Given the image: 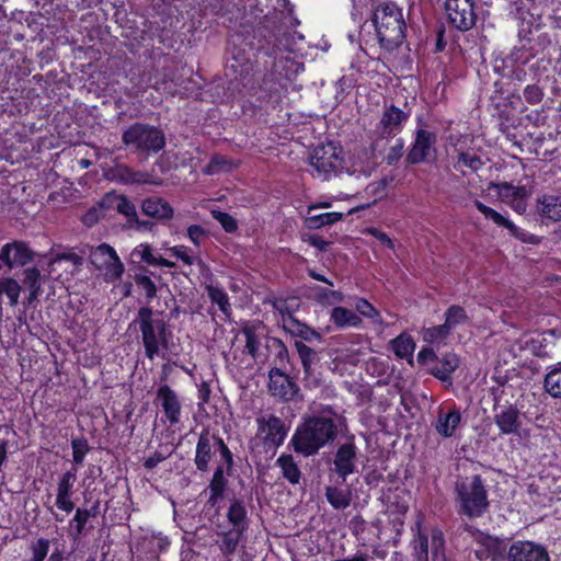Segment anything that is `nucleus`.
Listing matches in <instances>:
<instances>
[{
    "mask_svg": "<svg viewBox=\"0 0 561 561\" xmlns=\"http://www.w3.org/2000/svg\"><path fill=\"white\" fill-rule=\"evenodd\" d=\"M342 416L327 407L318 415L310 416L299 425L290 439L296 453L304 456H312L320 448L333 442L337 435Z\"/></svg>",
    "mask_w": 561,
    "mask_h": 561,
    "instance_id": "1",
    "label": "nucleus"
},
{
    "mask_svg": "<svg viewBox=\"0 0 561 561\" xmlns=\"http://www.w3.org/2000/svg\"><path fill=\"white\" fill-rule=\"evenodd\" d=\"M310 164L319 174L324 176L343 171H356L357 167L365 171L378 164L374 144H370V152L362 156H351L341 146V142H319L310 156Z\"/></svg>",
    "mask_w": 561,
    "mask_h": 561,
    "instance_id": "2",
    "label": "nucleus"
},
{
    "mask_svg": "<svg viewBox=\"0 0 561 561\" xmlns=\"http://www.w3.org/2000/svg\"><path fill=\"white\" fill-rule=\"evenodd\" d=\"M137 327L140 332L141 343L145 355L153 359L161 355V351L167 350L169 339L172 335L168 323L159 317L152 308L148 306L140 307L129 327Z\"/></svg>",
    "mask_w": 561,
    "mask_h": 561,
    "instance_id": "3",
    "label": "nucleus"
},
{
    "mask_svg": "<svg viewBox=\"0 0 561 561\" xmlns=\"http://www.w3.org/2000/svg\"><path fill=\"white\" fill-rule=\"evenodd\" d=\"M455 493L458 514L460 515H465L468 518H478L489 510L488 490L479 474L457 481Z\"/></svg>",
    "mask_w": 561,
    "mask_h": 561,
    "instance_id": "4",
    "label": "nucleus"
},
{
    "mask_svg": "<svg viewBox=\"0 0 561 561\" xmlns=\"http://www.w3.org/2000/svg\"><path fill=\"white\" fill-rule=\"evenodd\" d=\"M373 22L382 47L394 49L405 37V22L402 10L392 2L379 4L374 12Z\"/></svg>",
    "mask_w": 561,
    "mask_h": 561,
    "instance_id": "5",
    "label": "nucleus"
},
{
    "mask_svg": "<svg viewBox=\"0 0 561 561\" xmlns=\"http://www.w3.org/2000/svg\"><path fill=\"white\" fill-rule=\"evenodd\" d=\"M220 453L221 459L229 471L233 466V455L224 439L217 435L210 434L208 430H203L198 436L195 449L194 463L201 472H207L215 455V450Z\"/></svg>",
    "mask_w": 561,
    "mask_h": 561,
    "instance_id": "6",
    "label": "nucleus"
},
{
    "mask_svg": "<svg viewBox=\"0 0 561 561\" xmlns=\"http://www.w3.org/2000/svg\"><path fill=\"white\" fill-rule=\"evenodd\" d=\"M412 114L408 103L399 107L393 103L385 102L382 114L379 121L378 130L382 138H394L404 128Z\"/></svg>",
    "mask_w": 561,
    "mask_h": 561,
    "instance_id": "7",
    "label": "nucleus"
},
{
    "mask_svg": "<svg viewBox=\"0 0 561 561\" xmlns=\"http://www.w3.org/2000/svg\"><path fill=\"white\" fill-rule=\"evenodd\" d=\"M445 11L449 24L458 31H469L477 22L473 0H446Z\"/></svg>",
    "mask_w": 561,
    "mask_h": 561,
    "instance_id": "8",
    "label": "nucleus"
},
{
    "mask_svg": "<svg viewBox=\"0 0 561 561\" xmlns=\"http://www.w3.org/2000/svg\"><path fill=\"white\" fill-rule=\"evenodd\" d=\"M257 437H260L265 446L279 447L288 433L285 422L274 414L259 416L256 419Z\"/></svg>",
    "mask_w": 561,
    "mask_h": 561,
    "instance_id": "9",
    "label": "nucleus"
},
{
    "mask_svg": "<svg viewBox=\"0 0 561 561\" xmlns=\"http://www.w3.org/2000/svg\"><path fill=\"white\" fill-rule=\"evenodd\" d=\"M89 260L98 270H104L112 278L118 279L124 273V265L116 251L106 243L92 248Z\"/></svg>",
    "mask_w": 561,
    "mask_h": 561,
    "instance_id": "10",
    "label": "nucleus"
},
{
    "mask_svg": "<svg viewBox=\"0 0 561 561\" xmlns=\"http://www.w3.org/2000/svg\"><path fill=\"white\" fill-rule=\"evenodd\" d=\"M474 206L486 219L492 220L499 227L506 228L511 236L518 239L520 242L529 244H538L540 242L539 237L519 229L513 221L505 218L493 208L484 205L482 202L476 201Z\"/></svg>",
    "mask_w": 561,
    "mask_h": 561,
    "instance_id": "11",
    "label": "nucleus"
},
{
    "mask_svg": "<svg viewBox=\"0 0 561 561\" xmlns=\"http://www.w3.org/2000/svg\"><path fill=\"white\" fill-rule=\"evenodd\" d=\"M35 252L23 241H12L5 243L0 251V261L12 268L13 266H24L34 260Z\"/></svg>",
    "mask_w": 561,
    "mask_h": 561,
    "instance_id": "12",
    "label": "nucleus"
},
{
    "mask_svg": "<svg viewBox=\"0 0 561 561\" xmlns=\"http://www.w3.org/2000/svg\"><path fill=\"white\" fill-rule=\"evenodd\" d=\"M508 561H550L547 549L533 541H516L508 550Z\"/></svg>",
    "mask_w": 561,
    "mask_h": 561,
    "instance_id": "13",
    "label": "nucleus"
},
{
    "mask_svg": "<svg viewBox=\"0 0 561 561\" xmlns=\"http://www.w3.org/2000/svg\"><path fill=\"white\" fill-rule=\"evenodd\" d=\"M494 423L502 435H518L523 425L519 409L512 403L500 407Z\"/></svg>",
    "mask_w": 561,
    "mask_h": 561,
    "instance_id": "14",
    "label": "nucleus"
},
{
    "mask_svg": "<svg viewBox=\"0 0 561 561\" xmlns=\"http://www.w3.org/2000/svg\"><path fill=\"white\" fill-rule=\"evenodd\" d=\"M356 455L357 448L354 443H345L337 448L333 460V471L341 479V483H344L346 478L354 473Z\"/></svg>",
    "mask_w": 561,
    "mask_h": 561,
    "instance_id": "15",
    "label": "nucleus"
},
{
    "mask_svg": "<svg viewBox=\"0 0 561 561\" xmlns=\"http://www.w3.org/2000/svg\"><path fill=\"white\" fill-rule=\"evenodd\" d=\"M268 390L272 396L288 401L294 398L298 388L280 368L274 367L268 374Z\"/></svg>",
    "mask_w": 561,
    "mask_h": 561,
    "instance_id": "16",
    "label": "nucleus"
},
{
    "mask_svg": "<svg viewBox=\"0 0 561 561\" xmlns=\"http://www.w3.org/2000/svg\"><path fill=\"white\" fill-rule=\"evenodd\" d=\"M461 422L460 409L455 404L440 407L434 424L436 432L444 438L453 437Z\"/></svg>",
    "mask_w": 561,
    "mask_h": 561,
    "instance_id": "17",
    "label": "nucleus"
},
{
    "mask_svg": "<svg viewBox=\"0 0 561 561\" xmlns=\"http://www.w3.org/2000/svg\"><path fill=\"white\" fill-rule=\"evenodd\" d=\"M157 400L170 424H178L181 420L182 405L175 391L163 385L157 391Z\"/></svg>",
    "mask_w": 561,
    "mask_h": 561,
    "instance_id": "18",
    "label": "nucleus"
},
{
    "mask_svg": "<svg viewBox=\"0 0 561 561\" xmlns=\"http://www.w3.org/2000/svg\"><path fill=\"white\" fill-rule=\"evenodd\" d=\"M77 478V469L65 472L57 486L56 506L66 513L72 512L75 504L71 501L72 488Z\"/></svg>",
    "mask_w": 561,
    "mask_h": 561,
    "instance_id": "19",
    "label": "nucleus"
},
{
    "mask_svg": "<svg viewBox=\"0 0 561 561\" xmlns=\"http://www.w3.org/2000/svg\"><path fill=\"white\" fill-rule=\"evenodd\" d=\"M536 211L542 222L561 221V196L545 194L536 202Z\"/></svg>",
    "mask_w": 561,
    "mask_h": 561,
    "instance_id": "20",
    "label": "nucleus"
},
{
    "mask_svg": "<svg viewBox=\"0 0 561 561\" xmlns=\"http://www.w3.org/2000/svg\"><path fill=\"white\" fill-rule=\"evenodd\" d=\"M42 274L37 267H28L23 271L22 284L28 295L25 297L23 304L27 307L34 306V302L42 294Z\"/></svg>",
    "mask_w": 561,
    "mask_h": 561,
    "instance_id": "21",
    "label": "nucleus"
},
{
    "mask_svg": "<svg viewBox=\"0 0 561 561\" xmlns=\"http://www.w3.org/2000/svg\"><path fill=\"white\" fill-rule=\"evenodd\" d=\"M245 533V530L232 527L218 530L216 545L220 552L226 557L232 556L237 551L241 540L244 538Z\"/></svg>",
    "mask_w": 561,
    "mask_h": 561,
    "instance_id": "22",
    "label": "nucleus"
},
{
    "mask_svg": "<svg viewBox=\"0 0 561 561\" xmlns=\"http://www.w3.org/2000/svg\"><path fill=\"white\" fill-rule=\"evenodd\" d=\"M254 38L257 41L256 49L264 55L272 57L279 51V38L277 32L266 26H259L254 32Z\"/></svg>",
    "mask_w": 561,
    "mask_h": 561,
    "instance_id": "23",
    "label": "nucleus"
},
{
    "mask_svg": "<svg viewBox=\"0 0 561 561\" xmlns=\"http://www.w3.org/2000/svg\"><path fill=\"white\" fill-rule=\"evenodd\" d=\"M122 140H165V137L159 128L152 125L135 123L124 131Z\"/></svg>",
    "mask_w": 561,
    "mask_h": 561,
    "instance_id": "24",
    "label": "nucleus"
},
{
    "mask_svg": "<svg viewBox=\"0 0 561 561\" xmlns=\"http://www.w3.org/2000/svg\"><path fill=\"white\" fill-rule=\"evenodd\" d=\"M141 210L146 216L158 220L171 219L174 214L172 206L159 197L146 198L141 204Z\"/></svg>",
    "mask_w": 561,
    "mask_h": 561,
    "instance_id": "25",
    "label": "nucleus"
},
{
    "mask_svg": "<svg viewBox=\"0 0 561 561\" xmlns=\"http://www.w3.org/2000/svg\"><path fill=\"white\" fill-rule=\"evenodd\" d=\"M435 360L437 364L431 369V374L443 382H448L451 385V374L459 366L458 356L455 353L449 352Z\"/></svg>",
    "mask_w": 561,
    "mask_h": 561,
    "instance_id": "26",
    "label": "nucleus"
},
{
    "mask_svg": "<svg viewBox=\"0 0 561 561\" xmlns=\"http://www.w3.org/2000/svg\"><path fill=\"white\" fill-rule=\"evenodd\" d=\"M107 205L115 207V209L127 218V221H138L136 206L124 195L108 194L101 201V206Z\"/></svg>",
    "mask_w": 561,
    "mask_h": 561,
    "instance_id": "27",
    "label": "nucleus"
},
{
    "mask_svg": "<svg viewBox=\"0 0 561 561\" xmlns=\"http://www.w3.org/2000/svg\"><path fill=\"white\" fill-rule=\"evenodd\" d=\"M110 178L123 184L150 183L149 175L144 172H135L125 164H117L108 172Z\"/></svg>",
    "mask_w": 561,
    "mask_h": 561,
    "instance_id": "28",
    "label": "nucleus"
},
{
    "mask_svg": "<svg viewBox=\"0 0 561 561\" xmlns=\"http://www.w3.org/2000/svg\"><path fill=\"white\" fill-rule=\"evenodd\" d=\"M228 480L225 477V468L224 465L218 466L213 474V478L209 482V497L208 505L211 507L216 506L217 503L224 497L225 490L227 488Z\"/></svg>",
    "mask_w": 561,
    "mask_h": 561,
    "instance_id": "29",
    "label": "nucleus"
},
{
    "mask_svg": "<svg viewBox=\"0 0 561 561\" xmlns=\"http://www.w3.org/2000/svg\"><path fill=\"white\" fill-rule=\"evenodd\" d=\"M285 331L290 335L300 337L301 340L309 343L322 341V335L320 332L307 325L306 323L300 322L298 319H287Z\"/></svg>",
    "mask_w": 561,
    "mask_h": 561,
    "instance_id": "30",
    "label": "nucleus"
},
{
    "mask_svg": "<svg viewBox=\"0 0 561 561\" xmlns=\"http://www.w3.org/2000/svg\"><path fill=\"white\" fill-rule=\"evenodd\" d=\"M227 519L232 528L248 530L249 520L247 508L242 500H233L227 512Z\"/></svg>",
    "mask_w": 561,
    "mask_h": 561,
    "instance_id": "31",
    "label": "nucleus"
},
{
    "mask_svg": "<svg viewBox=\"0 0 561 561\" xmlns=\"http://www.w3.org/2000/svg\"><path fill=\"white\" fill-rule=\"evenodd\" d=\"M276 466L280 469L282 476L290 484H298L301 478V471L293 455L282 454L276 459Z\"/></svg>",
    "mask_w": 561,
    "mask_h": 561,
    "instance_id": "32",
    "label": "nucleus"
},
{
    "mask_svg": "<svg viewBox=\"0 0 561 561\" xmlns=\"http://www.w3.org/2000/svg\"><path fill=\"white\" fill-rule=\"evenodd\" d=\"M545 391L553 399H561V362L547 368L543 379Z\"/></svg>",
    "mask_w": 561,
    "mask_h": 561,
    "instance_id": "33",
    "label": "nucleus"
},
{
    "mask_svg": "<svg viewBox=\"0 0 561 561\" xmlns=\"http://www.w3.org/2000/svg\"><path fill=\"white\" fill-rule=\"evenodd\" d=\"M330 318L340 329L358 328L362 324V319L354 311L344 307H334Z\"/></svg>",
    "mask_w": 561,
    "mask_h": 561,
    "instance_id": "34",
    "label": "nucleus"
},
{
    "mask_svg": "<svg viewBox=\"0 0 561 561\" xmlns=\"http://www.w3.org/2000/svg\"><path fill=\"white\" fill-rule=\"evenodd\" d=\"M99 512V503L93 504L90 508H77L76 514L70 520V527L75 528L73 537L80 538L85 530V525L90 518L95 517Z\"/></svg>",
    "mask_w": 561,
    "mask_h": 561,
    "instance_id": "35",
    "label": "nucleus"
},
{
    "mask_svg": "<svg viewBox=\"0 0 561 561\" xmlns=\"http://www.w3.org/2000/svg\"><path fill=\"white\" fill-rule=\"evenodd\" d=\"M295 348L299 355L305 375L310 376L312 374V367L320 360L318 352L302 341H296Z\"/></svg>",
    "mask_w": 561,
    "mask_h": 561,
    "instance_id": "36",
    "label": "nucleus"
},
{
    "mask_svg": "<svg viewBox=\"0 0 561 561\" xmlns=\"http://www.w3.org/2000/svg\"><path fill=\"white\" fill-rule=\"evenodd\" d=\"M437 138H444L439 135L437 123L432 118L417 117L415 140H436Z\"/></svg>",
    "mask_w": 561,
    "mask_h": 561,
    "instance_id": "37",
    "label": "nucleus"
},
{
    "mask_svg": "<svg viewBox=\"0 0 561 561\" xmlns=\"http://www.w3.org/2000/svg\"><path fill=\"white\" fill-rule=\"evenodd\" d=\"M325 497L330 505L335 510H345L352 501L351 491L348 489H340L337 486H327Z\"/></svg>",
    "mask_w": 561,
    "mask_h": 561,
    "instance_id": "38",
    "label": "nucleus"
},
{
    "mask_svg": "<svg viewBox=\"0 0 561 561\" xmlns=\"http://www.w3.org/2000/svg\"><path fill=\"white\" fill-rule=\"evenodd\" d=\"M206 291L210 301L218 306L226 318H230L232 309L228 294L224 290V288L215 285H207Z\"/></svg>",
    "mask_w": 561,
    "mask_h": 561,
    "instance_id": "39",
    "label": "nucleus"
},
{
    "mask_svg": "<svg viewBox=\"0 0 561 561\" xmlns=\"http://www.w3.org/2000/svg\"><path fill=\"white\" fill-rule=\"evenodd\" d=\"M239 167V161L229 159L221 154L211 157L209 163L205 167L204 172L209 175L218 174L221 172H229Z\"/></svg>",
    "mask_w": 561,
    "mask_h": 561,
    "instance_id": "40",
    "label": "nucleus"
},
{
    "mask_svg": "<svg viewBox=\"0 0 561 561\" xmlns=\"http://www.w3.org/2000/svg\"><path fill=\"white\" fill-rule=\"evenodd\" d=\"M344 214L337 211L324 213L320 215L308 214V216L305 219V225L309 229H319L324 226L333 225L342 220Z\"/></svg>",
    "mask_w": 561,
    "mask_h": 561,
    "instance_id": "41",
    "label": "nucleus"
},
{
    "mask_svg": "<svg viewBox=\"0 0 561 561\" xmlns=\"http://www.w3.org/2000/svg\"><path fill=\"white\" fill-rule=\"evenodd\" d=\"M491 187H493L496 191L499 196L505 203H508L511 199L517 196L528 195V191L525 186H515L508 182L492 183Z\"/></svg>",
    "mask_w": 561,
    "mask_h": 561,
    "instance_id": "42",
    "label": "nucleus"
},
{
    "mask_svg": "<svg viewBox=\"0 0 561 561\" xmlns=\"http://www.w3.org/2000/svg\"><path fill=\"white\" fill-rule=\"evenodd\" d=\"M445 324L450 331L460 324L469 321L466 310L459 305H451L445 311Z\"/></svg>",
    "mask_w": 561,
    "mask_h": 561,
    "instance_id": "43",
    "label": "nucleus"
},
{
    "mask_svg": "<svg viewBox=\"0 0 561 561\" xmlns=\"http://www.w3.org/2000/svg\"><path fill=\"white\" fill-rule=\"evenodd\" d=\"M22 286L12 277H4L0 279V295H5L9 299V305L15 307L19 304V297Z\"/></svg>",
    "mask_w": 561,
    "mask_h": 561,
    "instance_id": "44",
    "label": "nucleus"
},
{
    "mask_svg": "<svg viewBox=\"0 0 561 561\" xmlns=\"http://www.w3.org/2000/svg\"><path fill=\"white\" fill-rule=\"evenodd\" d=\"M391 348L398 357L405 358L413 354L415 343L410 335L400 334L391 341Z\"/></svg>",
    "mask_w": 561,
    "mask_h": 561,
    "instance_id": "45",
    "label": "nucleus"
},
{
    "mask_svg": "<svg viewBox=\"0 0 561 561\" xmlns=\"http://www.w3.org/2000/svg\"><path fill=\"white\" fill-rule=\"evenodd\" d=\"M432 142H414L408 153V161L412 164L427 161L433 156Z\"/></svg>",
    "mask_w": 561,
    "mask_h": 561,
    "instance_id": "46",
    "label": "nucleus"
},
{
    "mask_svg": "<svg viewBox=\"0 0 561 561\" xmlns=\"http://www.w3.org/2000/svg\"><path fill=\"white\" fill-rule=\"evenodd\" d=\"M479 542L483 546L482 549L476 550V556L480 560L495 556L501 545L496 538L484 534L479 535Z\"/></svg>",
    "mask_w": 561,
    "mask_h": 561,
    "instance_id": "47",
    "label": "nucleus"
},
{
    "mask_svg": "<svg viewBox=\"0 0 561 561\" xmlns=\"http://www.w3.org/2000/svg\"><path fill=\"white\" fill-rule=\"evenodd\" d=\"M415 561H428V537L422 533L417 525V536L412 541Z\"/></svg>",
    "mask_w": 561,
    "mask_h": 561,
    "instance_id": "48",
    "label": "nucleus"
},
{
    "mask_svg": "<svg viewBox=\"0 0 561 561\" xmlns=\"http://www.w3.org/2000/svg\"><path fill=\"white\" fill-rule=\"evenodd\" d=\"M312 291L313 298L321 305H333L342 302L344 299L343 294L339 290H330L316 286L312 288Z\"/></svg>",
    "mask_w": 561,
    "mask_h": 561,
    "instance_id": "49",
    "label": "nucleus"
},
{
    "mask_svg": "<svg viewBox=\"0 0 561 561\" xmlns=\"http://www.w3.org/2000/svg\"><path fill=\"white\" fill-rule=\"evenodd\" d=\"M432 561H447L445 557V539L439 529H433L431 534Z\"/></svg>",
    "mask_w": 561,
    "mask_h": 561,
    "instance_id": "50",
    "label": "nucleus"
},
{
    "mask_svg": "<svg viewBox=\"0 0 561 561\" xmlns=\"http://www.w3.org/2000/svg\"><path fill=\"white\" fill-rule=\"evenodd\" d=\"M241 333L245 337L247 352L252 356V358L256 359L260 347V339L256 334V328L254 325H244Z\"/></svg>",
    "mask_w": 561,
    "mask_h": 561,
    "instance_id": "51",
    "label": "nucleus"
},
{
    "mask_svg": "<svg viewBox=\"0 0 561 561\" xmlns=\"http://www.w3.org/2000/svg\"><path fill=\"white\" fill-rule=\"evenodd\" d=\"M450 334V330L446 324L434 325L426 329L423 333V339L430 344L440 343L445 341Z\"/></svg>",
    "mask_w": 561,
    "mask_h": 561,
    "instance_id": "52",
    "label": "nucleus"
},
{
    "mask_svg": "<svg viewBox=\"0 0 561 561\" xmlns=\"http://www.w3.org/2000/svg\"><path fill=\"white\" fill-rule=\"evenodd\" d=\"M354 307H355L356 311L359 314H362V316H364L366 318L371 319L375 323H381L382 322V319H381L379 312L366 299L357 298L355 304H354Z\"/></svg>",
    "mask_w": 561,
    "mask_h": 561,
    "instance_id": "53",
    "label": "nucleus"
},
{
    "mask_svg": "<svg viewBox=\"0 0 561 561\" xmlns=\"http://www.w3.org/2000/svg\"><path fill=\"white\" fill-rule=\"evenodd\" d=\"M267 302L271 304L273 309L280 316V322L284 330L285 324H287V319H296L293 316L291 309L289 308L288 301L286 299L274 298L270 299Z\"/></svg>",
    "mask_w": 561,
    "mask_h": 561,
    "instance_id": "54",
    "label": "nucleus"
},
{
    "mask_svg": "<svg viewBox=\"0 0 561 561\" xmlns=\"http://www.w3.org/2000/svg\"><path fill=\"white\" fill-rule=\"evenodd\" d=\"M211 216L220 224L226 232L233 233L238 230V221L228 213L221 210H211Z\"/></svg>",
    "mask_w": 561,
    "mask_h": 561,
    "instance_id": "55",
    "label": "nucleus"
},
{
    "mask_svg": "<svg viewBox=\"0 0 561 561\" xmlns=\"http://www.w3.org/2000/svg\"><path fill=\"white\" fill-rule=\"evenodd\" d=\"M135 283L139 289L144 290L148 302L157 296V286L149 276L136 275Z\"/></svg>",
    "mask_w": 561,
    "mask_h": 561,
    "instance_id": "56",
    "label": "nucleus"
},
{
    "mask_svg": "<svg viewBox=\"0 0 561 561\" xmlns=\"http://www.w3.org/2000/svg\"><path fill=\"white\" fill-rule=\"evenodd\" d=\"M267 347L275 353V358L279 365H283L288 362L289 354L284 342L277 337H272L268 341Z\"/></svg>",
    "mask_w": 561,
    "mask_h": 561,
    "instance_id": "57",
    "label": "nucleus"
},
{
    "mask_svg": "<svg viewBox=\"0 0 561 561\" xmlns=\"http://www.w3.org/2000/svg\"><path fill=\"white\" fill-rule=\"evenodd\" d=\"M72 458L77 465H81L85 454L89 451V445L85 438H75L71 442Z\"/></svg>",
    "mask_w": 561,
    "mask_h": 561,
    "instance_id": "58",
    "label": "nucleus"
},
{
    "mask_svg": "<svg viewBox=\"0 0 561 561\" xmlns=\"http://www.w3.org/2000/svg\"><path fill=\"white\" fill-rule=\"evenodd\" d=\"M169 252L174 257L181 260L184 264L192 266L197 260L198 256L192 255L190 253V249L185 245H175L169 249Z\"/></svg>",
    "mask_w": 561,
    "mask_h": 561,
    "instance_id": "59",
    "label": "nucleus"
},
{
    "mask_svg": "<svg viewBox=\"0 0 561 561\" xmlns=\"http://www.w3.org/2000/svg\"><path fill=\"white\" fill-rule=\"evenodd\" d=\"M388 183H389L388 180L386 178H383V179L373 182L366 186V190H365L366 194L375 197V201L373 202V204L376 203V201H378L385 196Z\"/></svg>",
    "mask_w": 561,
    "mask_h": 561,
    "instance_id": "60",
    "label": "nucleus"
},
{
    "mask_svg": "<svg viewBox=\"0 0 561 561\" xmlns=\"http://www.w3.org/2000/svg\"><path fill=\"white\" fill-rule=\"evenodd\" d=\"M49 550V540L39 538L32 546V559L30 561H44Z\"/></svg>",
    "mask_w": 561,
    "mask_h": 561,
    "instance_id": "61",
    "label": "nucleus"
},
{
    "mask_svg": "<svg viewBox=\"0 0 561 561\" xmlns=\"http://www.w3.org/2000/svg\"><path fill=\"white\" fill-rule=\"evenodd\" d=\"M105 207H108L107 205H103L101 206V202L96 205V206H93L91 207L83 216H82V222L88 226V227H92L93 225H95L100 217L103 216V209Z\"/></svg>",
    "mask_w": 561,
    "mask_h": 561,
    "instance_id": "62",
    "label": "nucleus"
},
{
    "mask_svg": "<svg viewBox=\"0 0 561 561\" xmlns=\"http://www.w3.org/2000/svg\"><path fill=\"white\" fill-rule=\"evenodd\" d=\"M543 91L537 84H529L524 89V98L529 104H538L543 99Z\"/></svg>",
    "mask_w": 561,
    "mask_h": 561,
    "instance_id": "63",
    "label": "nucleus"
},
{
    "mask_svg": "<svg viewBox=\"0 0 561 561\" xmlns=\"http://www.w3.org/2000/svg\"><path fill=\"white\" fill-rule=\"evenodd\" d=\"M134 254L149 265H156L158 257L152 254V250L148 244H140L134 250Z\"/></svg>",
    "mask_w": 561,
    "mask_h": 561,
    "instance_id": "64",
    "label": "nucleus"
}]
</instances>
